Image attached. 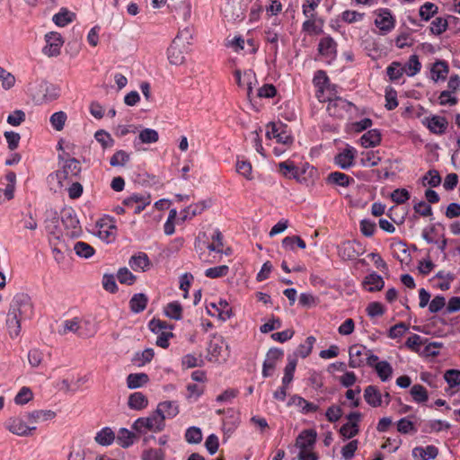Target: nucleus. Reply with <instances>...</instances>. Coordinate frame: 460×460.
Masks as SVG:
<instances>
[{
	"label": "nucleus",
	"mask_w": 460,
	"mask_h": 460,
	"mask_svg": "<svg viewBox=\"0 0 460 460\" xmlns=\"http://www.w3.org/2000/svg\"><path fill=\"white\" fill-rule=\"evenodd\" d=\"M9 312L22 320L31 319L33 315V305L30 296L25 293L16 294L10 304Z\"/></svg>",
	"instance_id": "nucleus-1"
},
{
	"label": "nucleus",
	"mask_w": 460,
	"mask_h": 460,
	"mask_svg": "<svg viewBox=\"0 0 460 460\" xmlns=\"http://www.w3.org/2000/svg\"><path fill=\"white\" fill-rule=\"evenodd\" d=\"M165 427L164 417L160 416L156 410L146 418H138L132 425V429L138 433H146L147 430L160 432Z\"/></svg>",
	"instance_id": "nucleus-2"
},
{
	"label": "nucleus",
	"mask_w": 460,
	"mask_h": 460,
	"mask_svg": "<svg viewBox=\"0 0 460 460\" xmlns=\"http://www.w3.org/2000/svg\"><path fill=\"white\" fill-rule=\"evenodd\" d=\"M88 325H90L89 322H84L82 323L77 317H75L73 319L66 320L63 323L62 329L58 330V333L60 335H66L68 332H74L80 338L85 339L93 336L95 333L94 329L88 328Z\"/></svg>",
	"instance_id": "nucleus-3"
},
{
	"label": "nucleus",
	"mask_w": 460,
	"mask_h": 460,
	"mask_svg": "<svg viewBox=\"0 0 460 460\" xmlns=\"http://www.w3.org/2000/svg\"><path fill=\"white\" fill-rule=\"evenodd\" d=\"M81 172V165L75 158H70L65 161L62 168L56 172V177L60 187L64 186L65 181H72L78 177Z\"/></svg>",
	"instance_id": "nucleus-4"
},
{
	"label": "nucleus",
	"mask_w": 460,
	"mask_h": 460,
	"mask_svg": "<svg viewBox=\"0 0 460 460\" xmlns=\"http://www.w3.org/2000/svg\"><path fill=\"white\" fill-rule=\"evenodd\" d=\"M61 222L66 230V234L71 237H76L81 233L80 222L75 211L71 208H64L61 211Z\"/></svg>",
	"instance_id": "nucleus-5"
},
{
	"label": "nucleus",
	"mask_w": 460,
	"mask_h": 460,
	"mask_svg": "<svg viewBox=\"0 0 460 460\" xmlns=\"http://www.w3.org/2000/svg\"><path fill=\"white\" fill-rule=\"evenodd\" d=\"M46 46L42 52L48 57H57L60 54L64 40L60 33L50 31L45 35Z\"/></svg>",
	"instance_id": "nucleus-6"
},
{
	"label": "nucleus",
	"mask_w": 460,
	"mask_h": 460,
	"mask_svg": "<svg viewBox=\"0 0 460 460\" xmlns=\"http://www.w3.org/2000/svg\"><path fill=\"white\" fill-rule=\"evenodd\" d=\"M352 106L353 104L350 102L341 97H335L333 99H329L327 111L330 116L343 118L345 113H348Z\"/></svg>",
	"instance_id": "nucleus-7"
},
{
	"label": "nucleus",
	"mask_w": 460,
	"mask_h": 460,
	"mask_svg": "<svg viewBox=\"0 0 460 460\" xmlns=\"http://www.w3.org/2000/svg\"><path fill=\"white\" fill-rule=\"evenodd\" d=\"M375 25L380 30L381 34L385 35L390 32L395 25V20L392 13L387 8L379 9L376 13Z\"/></svg>",
	"instance_id": "nucleus-8"
},
{
	"label": "nucleus",
	"mask_w": 460,
	"mask_h": 460,
	"mask_svg": "<svg viewBox=\"0 0 460 460\" xmlns=\"http://www.w3.org/2000/svg\"><path fill=\"white\" fill-rule=\"evenodd\" d=\"M284 355V352L280 349L271 348L266 354V358L263 362L262 366V376L263 377H268L272 375L273 370L275 369L277 361L281 359Z\"/></svg>",
	"instance_id": "nucleus-9"
},
{
	"label": "nucleus",
	"mask_w": 460,
	"mask_h": 460,
	"mask_svg": "<svg viewBox=\"0 0 460 460\" xmlns=\"http://www.w3.org/2000/svg\"><path fill=\"white\" fill-rule=\"evenodd\" d=\"M5 428L14 435L27 437L31 435V430H35L36 427H30L21 418H10L5 422Z\"/></svg>",
	"instance_id": "nucleus-10"
},
{
	"label": "nucleus",
	"mask_w": 460,
	"mask_h": 460,
	"mask_svg": "<svg viewBox=\"0 0 460 460\" xmlns=\"http://www.w3.org/2000/svg\"><path fill=\"white\" fill-rule=\"evenodd\" d=\"M151 202L150 196L132 194L123 200V205L133 209L135 214L142 212Z\"/></svg>",
	"instance_id": "nucleus-11"
},
{
	"label": "nucleus",
	"mask_w": 460,
	"mask_h": 460,
	"mask_svg": "<svg viewBox=\"0 0 460 460\" xmlns=\"http://www.w3.org/2000/svg\"><path fill=\"white\" fill-rule=\"evenodd\" d=\"M182 32L183 31L180 32L175 37V39L172 40V44L167 49L168 60L172 65L179 66L184 62L185 57L179 44L181 35L182 34Z\"/></svg>",
	"instance_id": "nucleus-12"
},
{
	"label": "nucleus",
	"mask_w": 460,
	"mask_h": 460,
	"mask_svg": "<svg viewBox=\"0 0 460 460\" xmlns=\"http://www.w3.org/2000/svg\"><path fill=\"white\" fill-rule=\"evenodd\" d=\"M316 431L314 429L303 430L296 439V447L301 450L311 449L316 442Z\"/></svg>",
	"instance_id": "nucleus-13"
},
{
	"label": "nucleus",
	"mask_w": 460,
	"mask_h": 460,
	"mask_svg": "<svg viewBox=\"0 0 460 460\" xmlns=\"http://www.w3.org/2000/svg\"><path fill=\"white\" fill-rule=\"evenodd\" d=\"M367 347L363 345L355 344L350 346L349 349V366L352 368H357L363 366L364 360L362 356L367 354Z\"/></svg>",
	"instance_id": "nucleus-14"
},
{
	"label": "nucleus",
	"mask_w": 460,
	"mask_h": 460,
	"mask_svg": "<svg viewBox=\"0 0 460 460\" xmlns=\"http://www.w3.org/2000/svg\"><path fill=\"white\" fill-rule=\"evenodd\" d=\"M318 51L322 56L333 58L337 53V43L331 36L323 37L320 40Z\"/></svg>",
	"instance_id": "nucleus-15"
},
{
	"label": "nucleus",
	"mask_w": 460,
	"mask_h": 460,
	"mask_svg": "<svg viewBox=\"0 0 460 460\" xmlns=\"http://www.w3.org/2000/svg\"><path fill=\"white\" fill-rule=\"evenodd\" d=\"M354 156L355 149L348 147L334 157V162L341 169H349L353 165Z\"/></svg>",
	"instance_id": "nucleus-16"
},
{
	"label": "nucleus",
	"mask_w": 460,
	"mask_h": 460,
	"mask_svg": "<svg viewBox=\"0 0 460 460\" xmlns=\"http://www.w3.org/2000/svg\"><path fill=\"white\" fill-rule=\"evenodd\" d=\"M356 246L359 248L360 245L357 242L347 241L342 243L339 249L340 256L343 260H355L360 254V251Z\"/></svg>",
	"instance_id": "nucleus-17"
},
{
	"label": "nucleus",
	"mask_w": 460,
	"mask_h": 460,
	"mask_svg": "<svg viewBox=\"0 0 460 460\" xmlns=\"http://www.w3.org/2000/svg\"><path fill=\"white\" fill-rule=\"evenodd\" d=\"M156 411L162 417L164 420L166 418L172 419L179 413V406L176 402L165 401L162 402L157 405Z\"/></svg>",
	"instance_id": "nucleus-18"
},
{
	"label": "nucleus",
	"mask_w": 460,
	"mask_h": 460,
	"mask_svg": "<svg viewBox=\"0 0 460 460\" xmlns=\"http://www.w3.org/2000/svg\"><path fill=\"white\" fill-rule=\"evenodd\" d=\"M296 405L299 408H301V412L303 414H307L309 412H315L318 411L319 406L306 401L303 397L294 394L290 397L288 405Z\"/></svg>",
	"instance_id": "nucleus-19"
},
{
	"label": "nucleus",
	"mask_w": 460,
	"mask_h": 460,
	"mask_svg": "<svg viewBox=\"0 0 460 460\" xmlns=\"http://www.w3.org/2000/svg\"><path fill=\"white\" fill-rule=\"evenodd\" d=\"M438 455V449L433 445L427 446L425 448L416 447L412 450V457L415 460L434 459Z\"/></svg>",
	"instance_id": "nucleus-20"
},
{
	"label": "nucleus",
	"mask_w": 460,
	"mask_h": 460,
	"mask_svg": "<svg viewBox=\"0 0 460 460\" xmlns=\"http://www.w3.org/2000/svg\"><path fill=\"white\" fill-rule=\"evenodd\" d=\"M426 119L428 128L435 134H443L448 125L447 119L441 116L434 115L430 118H427Z\"/></svg>",
	"instance_id": "nucleus-21"
},
{
	"label": "nucleus",
	"mask_w": 460,
	"mask_h": 460,
	"mask_svg": "<svg viewBox=\"0 0 460 460\" xmlns=\"http://www.w3.org/2000/svg\"><path fill=\"white\" fill-rule=\"evenodd\" d=\"M364 399L372 407H379L382 404V394L375 385H368L364 390Z\"/></svg>",
	"instance_id": "nucleus-22"
},
{
	"label": "nucleus",
	"mask_w": 460,
	"mask_h": 460,
	"mask_svg": "<svg viewBox=\"0 0 460 460\" xmlns=\"http://www.w3.org/2000/svg\"><path fill=\"white\" fill-rule=\"evenodd\" d=\"M128 264L130 268L135 271H146V270H148L151 262L148 256L146 253L139 252L136 255H133L130 258Z\"/></svg>",
	"instance_id": "nucleus-23"
},
{
	"label": "nucleus",
	"mask_w": 460,
	"mask_h": 460,
	"mask_svg": "<svg viewBox=\"0 0 460 460\" xmlns=\"http://www.w3.org/2000/svg\"><path fill=\"white\" fill-rule=\"evenodd\" d=\"M448 72H449V66H448L447 61L437 60L433 64V66L430 69L431 78L435 82H438V80L444 81V80H446Z\"/></svg>",
	"instance_id": "nucleus-24"
},
{
	"label": "nucleus",
	"mask_w": 460,
	"mask_h": 460,
	"mask_svg": "<svg viewBox=\"0 0 460 460\" xmlns=\"http://www.w3.org/2000/svg\"><path fill=\"white\" fill-rule=\"evenodd\" d=\"M381 142V133L378 129H370L360 137V143L365 148L375 147Z\"/></svg>",
	"instance_id": "nucleus-25"
},
{
	"label": "nucleus",
	"mask_w": 460,
	"mask_h": 460,
	"mask_svg": "<svg viewBox=\"0 0 460 460\" xmlns=\"http://www.w3.org/2000/svg\"><path fill=\"white\" fill-rule=\"evenodd\" d=\"M327 183L335 184L341 187H348L355 181L349 175L341 172H332L328 174L326 179Z\"/></svg>",
	"instance_id": "nucleus-26"
},
{
	"label": "nucleus",
	"mask_w": 460,
	"mask_h": 460,
	"mask_svg": "<svg viewBox=\"0 0 460 460\" xmlns=\"http://www.w3.org/2000/svg\"><path fill=\"white\" fill-rule=\"evenodd\" d=\"M56 412L51 410H37L27 413V419L30 423H38L53 420Z\"/></svg>",
	"instance_id": "nucleus-27"
},
{
	"label": "nucleus",
	"mask_w": 460,
	"mask_h": 460,
	"mask_svg": "<svg viewBox=\"0 0 460 460\" xmlns=\"http://www.w3.org/2000/svg\"><path fill=\"white\" fill-rule=\"evenodd\" d=\"M115 438L114 431L110 427H104L96 433L94 440L101 446L108 447L114 442Z\"/></svg>",
	"instance_id": "nucleus-28"
},
{
	"label": "nucleus",
	"mask_w": 460,
	"mask_h": 460,
	"mask_svg": "<svg viewBox=\"0 0 460 460\" xmlns=\"http://www.w3.org/2000/svg\"><path fill=\"white\" fill-rule=\"evenodd\" d=\"M363 285L368 291L375 292L381 290L384 288L385 282L380 275L373 272L365 277Z\"/></svg>",
	"instance_id": "nucleus-29"
},
{
	"label": "nucleus",
	"mask_w": 460,
	"mask_h": 460,
	"mask_svg": "<svg viewBox=\"0 0 460 460\" xmlns=\"http://www.w3.org/2000/svg\"><path fill=\"white\" fill-rule=\"evenodd\" d=\"M147 397L141 392H135L128 397V405L132 410H143L147 406Z\"/></svg>",
	"instance_id": "nucleus-30"
},
{
	"label": "nucleus",
	"mask_w": 460,
	"mask_h": 460,
	"mask_svg": "<svg viewBox=\"0 0 460 460\" xmlns=\"http://www.w3.org/2000/svg\"><path fill=\"white\" fill-rule=\"evenodd\" d=\"M21 321H22V318L8 311L6 316V328L11 338H16L19 336L21 332Z\"/></svg>",
	"instance_id": "nucleus-31"
},
{
	"label": "nucleus",
	"mask_w": 460,
	"mask_h": 460,
	"mask_svg": "<svg viewBox=\"0 0 460 460\" xmlns=\"http://www.w3.org/2000/svg\"><path fill=\"white\" fill-rule=\"evenodd\" d=\"M149 382V376L146 373H134L127 376V386L129 389L142 387Z\"/></svg>",
	"instance_id": "nucleus-32"
},
{
	"label": "nucleus",
	"mask_w": 460,
	"mask_h": 460,
	"mask_svg": "<svg viewBox=\"0 0 460 460\" xmlns=\"http://www.w3.org/2000/svg\"><path fill=\"white\" fill-rule=\"evenodd\" d=\"M148 298L143 293L135 294L129 300V306L133 313L138 314L143 312L147 305Z\"/></svg>",
	"instance_id": "nucleus-33"
},
{
	"label": "nucleus",
	"mask_w": 460,
	"mask_h": 460,
	"mask_svg": "<svg viewBox=\"0 0 460 460\" xmlns=\"http://www.w3.org/2000/svg\"><path fill=\"white\" fill-rule=\"evenodd\" d=\"M323 21L317 19V16L314 18H307L302 25V31L309 34H320L323 32Z\"/></svg>",
	"instance_id": "nucleus-34"
},
{
	"label": "nucleus",
	"mask_w": 460,
	"mask_h": 460,
	"mask_svg": "<svg viewBox=\"0 0 460 460\" xmlns=\"http://www.w3.org/2000/svg\"><path fill=\"white\" fill-rule=\"evenodd\" d=\"M75 19V13L68 11L66 8H62L58 13H56L52 21L56 25L64 27L68 23L72 22Z\"/></svg>",
	"instance_id": "nucleus-35"
},
{
	"label": "nucleus",
	"mask_w": 460,
	"mask_h": 460,
	"mask_svg": "<svg viewBox=\"0 0 460 460\" xmlns=\"http://www.w3.org/2000/svg\"><path fill=\"white\" fill-rule=\"evenodd\" d=\"M210 305L217 310L218 318L224 322L230 319L233 315L232 308L226 300L220 299L218 304L211 303Z\"/></svg>",
	"instance_id": "nucleus-36"
},
{
	"label": "nucleus",
	"mask_w": 460,
	"mask_h": 460,
	"mask_svg": "<svg viewBox=\"0 0 460 460\" xmlns=\"http://www.w3.org/2000/svg\"><path fill=\"white\" fill-rule=\"evenodd\" d=\"M135 434L125 428L119 430L117 443L123 448H128L134 443Z\"/></svg>",
	"instance_id": "nucleus-37"
},
{
	"label": "nucleus",
	"mask_w": 460,
	"mask_h": 460,
	"mask_svg": "<svg viewBox=\"0 0 460 460\" xmlns=\"http://www.w3.org/2000/svg\"><path fill=\"white\" fill-rule=\"evenodd\" d=\"M402 68L408 76H414L416 74H418L421 69V64L418 56L411 55Z\"/></svg>",
	"instance_id": "nucleus-38"
},
{
	"label": "nucleus",
	"mask_w": 460,
	"mask_h": 460,
	"mask_svg": "<svg viewBox=\"0 0 460 460\" xmlns=\"http://www.w3.org/2000/svg\"><path fill=\"white\" fill-rule=\"evenodd\" d=\"M155 356L154 349L151 348L146 349L142 352H137L132 359L133 363L137 367H142L149 363Z\"/></svg>",
	"instance_id": "nucleus-39"
},
{
	"label": "nucleus",
	"mask_w": 460,
	"mask_h": 460,
	"mask_svg": "<svg viewBox=\"0 0 460 460\" xmlns=\"http://www.w3.org/2000/svg\"><path fill=\"white\" fill-rule=\"evenodd\" d=\"M375 368L383 382L387 381L392 376L393 367L387 361L377 362Z\"/></svg>",
	"instance_id": "nucleus-40"
},
{
	"label": "nucleus",
	"mask_w": 460,
	"mask_h": 460,
	"mask_svg": "<svg viewBox=\"0 0 460 460\" xmlns=\"http://www.w3.org/2000/svg\"><path fill=\"white\" fill-rule=\"evenodd\" d=\"M164 314L171 319L181 320L182 317V307L177 301L169 303L164 309Z\"/></svg>",
	"instance_id": "nucleus-41"
},
{
	"label": "nucleus",
	"mask_w": 460,
	"mask_h": 460,
	"mask_svg": "<svg viewBox=\"0 0 460 460\" xmlns=\"http://www.w3.org/2000/svg\"><path fill=\"white\" fill-rule=\"evenodd\" d=\"M410 393L412 396V399L418 403L425 402L429 399L428 392L426 388L421 385H412Z\"/></svg>",
	"instance_id": "nucleus-42"
},
{
	"label": "nucleus",
	"mask_w": 460,
	"mask_h": 460,
	"mask_svg": "<svg viewBox=\"0 0 460 460\" xmlns=\"http://www.w3.org/2000/svg\"><path fill=\"white\" fill-rule=\"evenodd\" d=\"M76 255L82 258H90L94 254V249L84 242H76L74 246Z\"/></svg>",
	"instance_id": "nucleus-43"
},
{
	"label": "nucleus",
	"mask_w": 460,
	"mask_h": 460,
	"mask_svg": "<svg viewBox=\"0 0 460 460\" xmlns=\"http://www.w3.org/2000/svg\"><path fill=\"white\" fill-rule=\"evenodd\" d=\"M404 73L401 63L392 62L386 68V74L391 81H396L400 79Z\"/></svg>",
	"instance_id": "nucleus-44"
},
{
	"label": "nucleus",
	"mask_w": 460,
	"mask_h": 460,
	"mask_svg": "<svg viewBox=\"0 0 460 460\" xmlns=\"http://www.w3.org/2000/svg\"><path fill=\"white\" fill-rule=\"evenodd\" d=\"M315 338L314 336H308L305 341V343L300 344L296 349V355L305 358L310 355L312 352L314 344L315 342Z\"/></svg>",
	"instance_id": "nucleus-45"
},
{
	"label": "nucleus",
	"mask_w": 460,
	"mask_h": 460,
	"mask_svg": "<svg viewBox=\"0 0 460 460\" xmlns=\"http://www.w3.org/2000/svg\"><path fill=\"white\" fill-rule=\"evenodd\" d=\"M296 367V359L288 358V363L284 369V376L282 377V384L288 386L294 377V373Z\"/></svg>",
	"instance_id": "nucleus-46"
},
{
	"label": "nucleus",
	"mask_w": 460,
	"mask_h": 460,
	"mask_svg": "<svg viewBox=\"0 0 460 460\" xmlns=\"http://www.w3.org/2000/svg\"><path fill=\"white\" fill-rule=\"evenodd\" d=\"M438 6L430 2H426L420 8V16L424 21H429L438 13Z\"/></svg>",
	"instance_id": "nucleus-47"
},
{
	"label": "nucleus",
	"mask_w": 460,
	"mask_h": 460,
	"mask_svg": "<svg viewBox=\"0 0 460 460\" xmlns=\"http://www.w3.org/2000/svg\"><path fill=\"white\" fill-rule=\"evenodd\" d=\"M138 138L144 144H152L158 141L159 135L155 129L145 128L140 131Z\"/></svg>",
	"instance_id": "nucleus-48"
},
{
	"label": "nucleus",
	"mask_w": 460,
	"mask_h": 460,
	"mask_svg": "<svg viewBox=\"0 0 460 460\" xmlns=\"http://www.w3.org/2000/svg\"><path fill=\"white\" fill-rule=\"evenodd\" d=\"M185 439L190 444H199L202 440L201 429L198 427H190L185 432Z\"/></svg>",
	"instance_id": "nucleus-49"
},
{
	"label": "nucleus",
	"mask_w": 460,
	"mask_h": 460,
	"mask_svg": "<svg viewBox=\"0 0 460 460\" xmlns=\"http://www.w3.org/2000/svg\"><path fill=\"white\" fill-rule=\"evenodd\" d=\"M211 239L213 240V243L208 245V249L211 252H222L224 243L221 231L217 228L215 229Z\"/></svg>",
	"instance_id": "nucleus-50"
},
{
	"label": "nucleus",
	"mask_w": 460,
	"mask_h": 460,
	"mask_svg": "<svg viewBox=\"0 0 460 460\" xmlns=\"http://www.w3.org/2000/svg\"><path fill=\"white\" fill-rule=\"evenodd\" d=\"M313 82L321 93H323L327 84H329V77L325 71L318 70L315 72Z\"/></svg>",
	"instance_id": "nucleus-51"
},
{
	"label": "nucleus",
	"mask_w": 460,
	"mask_h": 460,
	"mask_svg": "<svg viewBox=\"0 0 460 460\" xmlns=\"http://www.w3.org/2000/svg\"><path fill=\"white\" fill-rule=\"evenodd\" d=\"M229 268L226 265H220L213 268H208L205 270V276L209 279H217L225 277L228 274Z\"/></svg>",
	"instance_id": "nucleus-52"
},
{
	"label": "nucleus",
	"mask_w": 460,
	"mask_h": 460,
	"mask_svg": "<svg viewBox=\"0 0 460 460\" xmlns=\"http://www.w3.org/2000/svg\"><path fill=\"white\" fill-rule=\"evenodd\" d=\"M359 432L358 425L356 422H347L340 429V433L345 438H351Z\"/></svg>",
	"instance_id": "nucleus-53"
},
{
	"label": "nucleus",
	"mask_w": 460,
	"mask_h": 460,
	"mask_svg": "<svg viewBox=\"0 0 460 460\" xmlns=\"http://www.w3.org/2000/svg\"><path fill=\"white\" fill-rule=\"evenodd\" d=\"M129 161V155L123 150L117 151L110 160V164L113 167L123 166Z\"/></svg>",
	"instance_id": "nucleus-54"
},
{
	"label": "nucleus",
	"mask_w": 460,
	"mask_h": 460,
	"mask_svg": "<svg viewBox=\"0 0 460 460\" xmlns=\"http://www.w3.org/2000/svg\"><path fill=\"white\" fill-rule=\"evenodd\" d=\"M66 118V114L64 111H58L51 115L49 120L52 127L57 131H60L64 128Z\"/></svg>",
	"instance_id": "nucleus-55"
},
{
	"label": "nucleus",
	"mask_w": 460,
	"mask_h": 460,
	"mask_svg": "<svg viewBox=\"0 0 460 460\" xmlns=\"http://www.w3.org/2000/svg\"><path fill=\"white\" fill-rule=\"evenodd\" d=\"M448 26L445 18L438 17L430 24V31L435 35H440L447 31Z\"/></svg>",
	"instance_id": "nucleus-56"
},
{
	"label": "nucleus",
	"mask_w": 460,
	"mask_h": 460,
	"mask_svg": "<svg viewBox=\"0 0 460 460\" xmlns=\"http://www.w3.org/2000/svg\"><path fill=\"white\" fill-rule=\"evenodd\" d=\"M33 397V394L31 390L27 387L23 386L21 388L19 393L16 394L14 398V402L16 404L23 405L27 402H29Z\"/></svg>",
	"instance_id": "nucleus-57"
},
{
	"label": "nucleus",
	"mask_w": 460,
	"mask_h": 460,
	"mask_svg": "<svg viewBox=\"0 0 460 460\" xmlns=\"http://www.w3.org/2000/svg\"><path fill=\"white\" fill-rule=\"evenodd\" d=\"M215 340H211L208 345V352L212 358H217L221 354L222 346L220 343L223 341V338L219 336L217 339L214 336Z\"/></svg>",
	"instance_id": "nucleus-58"
},
{
	"label": "nucleus",
	"mask_w": 460,
	"mask_h": 460,
	"mask_svg": "<svg viewBox=\"0 0 460 460\" xmlns=\"http://www.w3.org/2000/svg\"><path fill=\"white\" fill-rule=\"evenodd\" d=\"M94 137L103 148L111 147L114 144V140L111 136L102 129L98 130L95 133Z\"/></svg>",
	"instance_id": "nucleus-59"
},
{
	"label": "nucleus",
	"mask_w": 460,
	"mask_h": 460,
	"mask_svg": "<svg viewBox=\"0 0 460 460\" xmlns=\"http://www.w3.org/2000/svg\"><path fill=\"white\" fill-rule=\"evenodd\" d=\"M142 460H164V452L162 449L149 448L144 450L141 455Z\"/></svg>",
	"instance_id": "nucleus-60"
},
{
	"label": "nucleus",
	"mask_w": 460,
	"mask_h": 460,
	"mask_svg": "<svg viewBox=\"0 0 460 460\" xmlns=\"http://www.w3.org/2000/svg\"><path fill=\"white\" fill-rule=\"evenodd\" d=\"M444 379L450 387L460 385V370L449 369L444 374Z\"/></svg>",
	"instance_id": "nucleus-61"
},
{
	"label": "nucleus",
	"mask_w": 460,
	"mask_h": 460,
	"mask_svg": "<svg viewBox=\"0 0 460 460\" xmlns=\"http://www.w3.org/2000/svg\"><path fill=\"white\" fill-rule=\"evenodd\" d=\"M117 278L121 284L132 285L136 281V276L127 268H120L118 271Z\"/></svg>",
	"instance_id": "nucleus-62"
},
{
	"label": "nucleus",
	"mask_w": 460,
	"mask_h": 460,
	"mask_svg": "<svg viewBox=\"0 0 460 460\" xmlns=\"http://www.w3.org/2000/svg\"><path fill=\"white\" fill-rule=\"evenodd\" d=\"M385 101H386L385 108L388 111H393V110H394L398 106L397 93H396L395 90H394L391 87L387 88L385 90Z\"/></svg>",
	"instance_id": "nucleus-63"
},
{
	"label": "nucleus",
	"mask_w": 460,
	"mask_h": 460,
	"mask_svg": "<svg viewBox=\"0 0 460 460\" xmlns=\"http://www.w3.org/2000/svg\"><path fill=\"white\" fill-rule=\"evenodd\" d=\"M391 199L396 204H403L410 199V193L406 189H396L391 193Z\"/></svg>",
	"instance_id": "nucleus-64"
}]
</instances>
